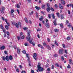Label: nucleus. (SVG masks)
Instances as JSON below:
<instances>
[{
	"mask_svg": "<svg viewBox=\"0 0 73 73\" xmlns=\"http://www.w3.org/2000/svg\"><path fill=\"white\" fill-rule=\"evenodd\" d=\"M52 15V18L53 19H55V16H54V14L53 13H52L51 14V15L50 14H49L48 15V17L49 19H51V17H52L51 15Z\"/></svg>",
	"mask_w": 73,
	"mask_h": 73,
	"instance_id": "obj_1",
	"label": "nucleus"
},
{
	"mask_svg": "<svg viewBox=\"0 0 73 73\" xmlns=\"http://www.w3.org/2000/svg\"><path fill=\"white\" fill-rule=\"evenodd\" d=\"M5 21L7 24L8 25V26L7 25H5V28H6L7 30H8V29H9V27H8V26H10V25H9V23L7 21V19H5Z\"/></svg>",
	"mask_w": 73,
	"mask_h": 73,
	"instance_id": "obj_2",
	"label": "nucleus"
},
{
	"mask_svg": "<svg viewBox=\"0 0 73 73\" xmlns=\"http://www.w3.org/2000/svg\"><path fill=\"white\" fill-rule=\"evenodd\" d=\"M31 34V33L29 32L28 33L27 35L29 36H27L26 37V39L28 41H29L31 39V35H30Z\"/></svg>",
	"mask_w": 73,
	"mask_h": 73,
	"instance_id": "obj_3",
	"label": "nucleus"
},
{
	"mask_svg": "<svg viewBox=\"0 0 73 73\" xmlns=\"http://www.w3.org/2000/svg\"><path fill=\"white\" fill-rule=\"evenodd\" d=\"M15 26L16 28H19V27H21V23L20 22H18L17 23H16L15 24Z\"/></svg>",
	"mask_w": 73,
	"mask_h": 73,
	"instance_id": "obj_4",
	"label": "nucleus"
},
{
	"mask_svg": "<svg viewBox=\"0 0 73 73\" xmlns=\"http://www.w3.org/2000/svg\"><path fill=\"white\" fill-rule=\"evenodd\" d=\"M37 67L39 72H42L44 70V68L40 67V65H38Z\"/></svg>",
	"mask_w": 73,
	"mask_h": 73,
	"instance_id": "obj_5",
	"label": "nucleus"
},
{
	"mask_svg": "<svg viewBox=\"0 0 73 73\" xmlns=\"http://www.w3.org/2000/svg\"><path fill=\"white\" fill-rule=\"evenodd\" d=\"M58 53L59 54H64V50L62 49H60L58 50Z\"/></svg>",
	"mask_w": 73,
	"mask_h": 73,
	"instance_id": "obj_6",
	"label": "nucleus"
},
{
	"mask_svg": "<svg viewBox=\"0 0 73 73\" xmlns=\"http://www.w3.org/2000/svg\"><path fill=\"white\" fill-rule=\"evenodd\" d=\"M5 9V8L4 7H2L1 8L0 11L1 13H2L3 14V13H4V11Z\"/></svg>",
	"mask_w": 73,
	"mask_h": 73,
	"instance_id": "obj_7",
	"label": "nucleus"
},
{
	"mask_svg": "<svg viewBox=\"0 0 73 73\" xmlns=\"http://www.w3.org/2000/svg\"><path fill=\"white\" fill-rule=\"evenodd\" d=\"M9 56H7L6 57L5 56H3V60H4V61H5V60H7V61H9V59H8Z\"/></svg>",
	"mask_w": 73,
	"mask_h": 73,
	"instance_id": "obj_8",
	"label": "nucleus"
},
{
	"mask_svg": "<svg viewBox=\"0 0 73 73\" xmlns=\"http://www.w3.org/2000/svg\"><path fill=\"white\" fill-rule=\"evenodd\" d=\"M33 55L34 59H35V60L37 61V54L36 53H34Z\"/></svg>",
	"mask_w": 73,
	"mask_h": 73,
	"instance_id": "obj_9",
	"label": "nucleus"
},
{
	"mask_svg": "<svg viewBox=\"0 0 73 73\" xmlns=\"http://www.w3.org/2000/svg\"><path fill=\"white\" fill-rule=\"evenodd\" d=\"M45 26H46V28H49L50 27V25H49V23H46L45 24Z\"/></svg>",
	"mask_w": 73,
	"mask_h": 73,
	"instance_id": "obj_10",
	"label": "nucleus"
},
{
	"mask_svg": "<svg viewBox=\"0 0 73 73\" xmlns=\"http://www.w3.org/2000/svg\"><path fill=\"white\" fill-rule=\"evenodd\" d=\"M17 54H20L21 49H20L19 48H17Z\"/></svg>",
	"mask_w": 73,
	"mask_h": 73,
	"instance_id": "obj_11",
	"label": "nucleus"
},
{
	"mask_svg": "<svg viewBox=\"0 0 73 73\" xmlns=\"http://www.w3.org/2000/svg\"><path fill=\"white\" fill-rule=\"evenodd\" d=\"M9 61V60H10L11 61H12L13 60V56L11 55H10L8 58Z\"/></svg>",
	"mask_w": 73,
	"mask_h": 73,
	"instance_id": "obj_12",
	"label": "nucleus"
},
{
	"mask_svg": "<svg viewBox=\"0 0 73 73\" xmlns=\"http://www.w3.org/2000/svg\"><path fill=\"white\" fill-rule=\"evenodd\" d=\"M59 7L60 9H64V7L61 5V4L59 3Z\"/></svg>",
	"mask_w": 73,
	"mask_h": 73,
	"instance_id": "obj_13",
	"label": "nucleus"
},
{
	"mask_svg": "<svg viewBox=\"0 0 73 73\" xmlns=\"http://www.w3.org/2000/svg\"><path fill=\"white\" fill-rule=\"evenodd\" d=\"M61 3L63 5H65V1L64 0H61Z\"/></svg>",
	"mask_w": 73,
	"mask_h": 73,
	"instance_id": "obj_14",
	"label": "nucleus"
},
{
	"mask_svg": "<svg viewBox=\"0 0 73 73\" xmlns=\"http://www.w3.org/2000/svg\"><path fill=\"white\" fill-rule=\"evenodd\" d=\"M46 11L48 12H49V11H50V7H47L46 9Z\"/></svg>",
	"mask_w": 73,
	"mask_h": 73,
	"instance_id": "obj_15",
	"label": "nucleus"
},
{
	"mask_svg": "<svg viewBox=\"0 0 73 73\" xmlns=\"http://www.w3.org/2000/svg\"><path fill=\"white\" fill-rule=\"evenodd\" d=\"M0 49L1 50H4L5 49V46H3L0 47Z\"/></svg>",
	"mask_w": 73,
	"mask_h": 73,
	"instance_id": "obj_16",
	"label": "nucleus"
},
{
	"mask_svg": "<svg viewBox=\"0 0 73 73\" xmlns=\"http://www.w3.org/2000/svg\"><path fill=\"white\" fill-rule=\"evenodd\" d=\"M41 7L42 9H45V5H42Z\"/></svg>",
	"mask_w": 73,
	"mask_h": 73,
	"instance_id": "obj_17",
	"label": "nucleus"
},
{
	"mask_svg": "<svg viewBox=\"0 0 73 73\" xmlns=\"http://www.w3.org/2000/svg\"><path fill=\"white\" fill-rule=\"evenodd\" d=\"M47 48H48V49L49 50H51V47H50V46L48 45L47 46Z\"/></svg>",
	"mask_w": 73,
	"mask_h": 73,
	"instance_id": "obj_18",
	"label": "nucleus"
},
{
	"mask_svg": "<svg viewBox=\"0 0 73 73\" xmlns=\"http://www.w3.org/2000/svg\"><path fill=\"white\" fill-rule=\"evenodd\" d=\"M24 20L26 23H28V20L27 19V17H25L24 19Z\"/></svg>",
	"mask_w": 73,
	"mask_h": 73,
	"instance_id": "obj_19",
	"label": "nucleus"
},
{
	"mask_svg": "<svg viewBox=\"0 0 73 73\" xmlns=\"http://www.w3.org/2000/svg\"><path fill=\"white\" fill-rule=\"evenodd\" d=\"M35 8L37 9V10H39L40 9V7H38L37 6H36L35 7Z\"/></svg>",
	"mask_w": 73,
	"mask_h": 73,
	"instance_id": "obj_20",
	"label": "nucleus"
},
{
	"mask_svg": "<svg viewBox=\"0 0 73 73\" xmlns=\"http://www.w3.org/2000/svg\"><path fill=\"white\" fill-rule=\"evenodd\" d=\"M54 31L55 32H59V30L57 29H54Z\"/></svg>",
	"mask_w": 73,
	"mask_h": 73,
	"instance_id": "obj_21",
	"label": "nucleus"
},
{
	"mask_svg": "<svg viewBox=\"0 0 73 73\" xmlns=\"http://www.w3.org/2000/svg\"><path fill=\"white\" fill-rule=\"evenodd\" d=\"M54 25L56 26L57 25V24L56 23V21H53Z\"/></svg>",
	"mask_w": 73,
	"mask_h": 73,
	"instance_id": "obj_22",
	"label": "nucleus"
},
{
	"mask_svg": "<svg viewBox=\"0 0 73 73\" xmlns=\"http://www.w3.org/2000/svg\"><path fill=\"white\" fill-rule=\"evenodd\" d=\"M15 7L18 8H20V5L19 4H17V6H15Z\"/></svg>",
	"mask_w": 73,
	"mask_h": 73,
	"instance_id": "obj_23",
	"label": "nucleus"
},
{
	"mask_svg": "<svg viewBox=\"0 0 73 73\" xmlns=\"http://www.w3.org/2000/svg\"><path fill=\"white\" fill-rule=\"evenodd\" d=\"M67 26L69 27V28H71L72 27V25H71V24L69 23V25H67Z\"/></svg>",
	"mask_w": 73,
	"mask_h": 73,
	"instance_id": "obj_24",
	"label": "nucleus"
},
{
	"mask_svg": "<svg viewBox=\"0 0 73 73\" xmlns=\"http://www.w3.org/2000/svg\"><path fill=\"white\" fill-rule=\"evenodd\" d=\"M55 66L56 67H60V66H59V65H58V63H56V64H55Z\"/></svg>",
	"mask_w": 73,
	"mask_h": 73,
	"instance_id": "obj_25",
	"label": "nucleus"
},
{
	"mask_svg": "<svg viewBox=\"0 0 73 73\" xmlns=\"http://www.w3.org/2000/svg\"><path fill=\"white\" fill-rule=\"evenodd\" d=\"M69 64H72V59H70L69 60Z\"/></svg>",
	"mask_w": 73,
	"mask_h": 73,
	"instance_id": "obj_26",
	"label": "nucleus"
},
{
	"mask_svg": "<svg viewBox=\"0 0 73 73\" xmlns=\"http://www.w3.org/2000/svg\"><path fill=\"white\" fill-rule=\"evenodd\" d=\"M44 19V18H43V17H42L40 18L39 19V20L40 21H41L42 20Z\"/></svg>",
	"mask_w": 73,
	"mask_h": 73,
	"instance_id": "obj_27",
	"label": "nucleus"
},
{
	"mask_svg": "<svg viewBox=\"0 0 73 73\" xmlns=\"http://www.w3.org/2000/svg\"><path fill=\"white\" fill-rule=\"evenodd\" d=\"M66 40H70V37L69 36L67 37Z\"/></svg>",
	"mask_w": 73,
	"mask_h": 73,
	"instance_id": "obj_28",
	"label": "nucleus"
},
{
	"mask_svg": "<svg viewBox=\"0 0 73 73\" xmlns=\"http://www.w3.org/2000/svg\"><path fill=\"white\" fill-rule=\"evenodd\" d=\"M11 47H13V48H14L15 49H16V48H17L16 46L15 45L13 47V45H11Z\"/></svg>",
	"mask_w": 73,
	"mask_h": 73,
	"instance_id": "obj_29",
	"label": "nucleus"
},
{
	"mask_svg": "<svg viewBox=\"0 0 73 73\" xmlns=\"http://www.w3.org/2000/svg\"><path fill=\"white\" fill-rule=\"evenodd\" d=\"M55 42V44L57 46H58V43L57 42V41L56 40H55L54 41Z\"/></svg>",
	"mask_w": 73,
	"mask_h": 73,
	"instance_id": "obj_30",
	"label": "nucleus"
},
{
	"mask_svg": "<svg viewBox=\"0 0 73 73\" xmlns=\"http://www.w3.org/2000/svg\"><path fill=\"white\" fill-rule=\"evenodd\" d=\"M54 7L56 9L58 8V6H57V4H55L54 5Z\"/></svg>",
	"mask_w": 73,
	"mask_h": 73,
	"instance_id": "obj_31",
	"label": "nucleus"
},
{
	"mask_svg": "<svg viewBox=\"0 0 73 73\" xmlns=\"http://www.w3.org/2000/svg\"><path fill=\"white\" fill-rule=\"evenodd\" d=\"M50 10L52 12H54V9L52 7L50 9Z\"/></svg>",
	"mask_w": 73,
	"mask_h": 73,
	"instance_id": "obj_32",
	"label": "nucleus"
},
{
	"mask_svg": "<svg viewBox=\"0 0 73 73\" xmlns=\"http://www.w3.org/2000/svg\"><path fill=\"white\" fill-rule=\"evenodd\" d=\"M24 45L25 46H27V45H28V46H29V44H28V43H26L24 44Z\"/></svg>",
	"mask_w": 73,
	"mask_h": 73,
	"instance_id": "obj_33",
	"label": "nucleus"
},
{
	"mask_svg": "<svg viewBox=\"0 0 73 73\" xmlns=\"http://www.w3.org/2000/svg\"><path fill=\"white\" fill-rule=\"evenodd\" d=\"M63 15H61V19H64V17Z\"/></svg>",
	"mask_w": 73,
	"mask_h": 73,
	"instance_id": "obj_34",
	"label": "nucleus"
},
{
	"mask_svg": "<svg viewBox=\"0 0 73 73\" xmlns=\"http://www.w3.org/2000/svg\"><path fill=\"white\" fill-rule=\"evenodd\" d=\"M15 12V10L13 9H12L11 10V13H13Z\"/></svg>",
	"mask_w": 73,
	"mask_h": 73,
	"instance_id": "obj_35",
	"label": "nucleus"
},
{
	"mask_svg": "<svg viewBox=\"0 0 73 73\" xmlns=\"http://www.w3.org/2000/svg\"><path fill=\"white\" fill-rule=\"evenodd\" d=\"M47 7H50V4H49V3H48L47 4Z\"/></svg>",
	"mask_w": 73,
	"mask_h": 73,
	"instance_id": "obj_36",
	"label": "nucleus"
},
{
	"mask_svg": "<svg viewBox=\"0 0 73 73\" xmlns=\"http://www.w3.org/2000/svg\"><path fill=\"white\" fill-rule=\"evenodd\" d=\"M71 67H70V66L69 64H68V66H67V68L68 69H70Z\"/></svg>",
	"mask_w": 73,
	"mask_h": 73,
	"instance_id": "obj_37",
	"label": "nucleus"
},
{
	"mask_svg": "<svg viewBox=\"0 0 73 73\" xmlns=\"http://www.w3.org/2000/svg\"><path fill=\"white\" fill-rule=\"evenodd\" d=\"M29 14L30 16V15H31V14H33V11H32L31 12V13H29Z\"/></svg>",
	"mask_w": 73,
	"mask_h": 73,
	"instance_id": "obj_38",
	"label": "nucleus"
},
{
	"mask_svg": "<svg viewBox=\"0 0 73 73\" xmlns=\"http://www.w3.org/2000/svg\"><path fill=\"white\" fill-rule=\"evenodd\" d=\"M60 25L61 28H63V25H62V23L60 24Z\"/></svg>",
	"mask_w": 73,
	"mask_h": 73,
	"instance_id": "obj_39",
	"label": "nucleus"
},
{
	"mask_svg": "<svg viewBox=\"0 0 73 73\" xmlns=\"http://www.w3.org/2000/svg\"><path fill=\"white\" fill-rule=\"evenodd\" d=\"M68 24H69V21L68 20L66 21V25H68Z\"/></svg>",
	"mask_w": 73,
	"mask_h": 73,
	"instance_id": "obj_40",
	"label": "nucleus"
},
{
	"mask_svg": "<svg viewBox=\"0 0 73 73\" xmlns=\"http://www.w3.org/2000/svg\"><path fill=\"white\" fill-rule=\"evenodd\" d=\"M23 29L24 31H26V30H27V29H28V28L26 27H25L23 28Z\"/></svg>",
	"mask_w": 73,
	"mask_h": 73,
	"instance_id": "obj_41",
	"label": "nucleus"
},
{
	"mask_svg": "<svg viewBox=\"0 0 73 73\" xmlns=\"http://www.w3.org/2000/svg\"><path fill=\"white\" fill-rule=\"evenodd\" d=\"M62 46L63 48H66V46H65V44H62Z\"/></svg>",
	"mask_w": 73,
	"mask_h": 73,
	"instance_id": "obj_42",
	"label": "nucleus"
},
{
	"mask_svg": "<svg viewBox=\"0 0 73 73\" xmlns=\"http://www.w3.org/2000/svg\"><path fill=\"white\" fill-rule=\"evenodd\" d=\"M54 57H58L57 54H55L54 55Z\"/></svg>",
	"mask_w": 73,
	"mask_h": 73,
	"instance_id": "obj_43",
	"label": "nucleus"
},
{
	"mask_svg": "<svg viewBox=\"0 0 73 73\" xmlns=\"http://www.w3.org/2000/svg\"><path fill=\"white\" fill-rule=\"evenodd\" d=\"M70 7H72V9H73V4H70Z\"/></svg>",
	"mask_w": 73,
	"mask_h": 73,
	"instance_id": "obj_44",
	"label": "nucleus"
},
{
	"mask_svg": "<svg viewBox=\"0 0 73 73\" xmlns=\"http://www.w3.org/2000/svg\"><path fill=\"white\" fill-rule=\"evenodd\" d=\"M36 17L38 19V13L37 12H36Z\"/></svg>",
	"mask_w": 73,
	"mask_h": 73,
	"instance_id": "obj_45",
	"label": "nucleus"
},
{
	"mask_svg": "<svg viewBox=\"0 0 73 73\" xmlns=\"http://www.w3.org/2000/svg\"><path fill=\"white\" fill-rule=\"evenodd\" d=\"M64 52H65V53H66V54H68V51H67V50H64Z\"/></svg>",
	"mask_w": 73,
	"mask_h": 73,
	"instance_id": "obj_46",
	"label": "nucleus"
},
{
	"mask_svg": "<svg viewBox=\"0 0 73 73\" xmlns=\"http://www.w3.org/2000/svg\"><path fill=\"white\" fill-rule=\"evenodd\" d=\"M33 42H32V40H30L29 41V43L30 44H32L33 43Z\"/></svg>",
	"mask_w": 73,
	"mask_h": 73,
	"instance_id": "obj_47",
	"label": "nucleus"
},
{
	"mask_svg": "<svg viewBox=\"0 0 73 73\" xmlns=\"http://www.w3.org/2000/svg\"><path fill=\"white\" fill-rule=\"evenodd\" d=\"M43 46H46V44L45 42H44L43 43Z\"/></svg>",
	"mask_w": 73,
	"mask_h": 73,
	"instance_id": "obj_48",
	"label": "nucleus"
},
{
	"mask_svg": "<svg viewBox=\"0 0 73 73\" xmlns=\"http://www.w3.org/2000/svg\"><path fill=\"white\" fill-rule=\"evenodd\" d=\"M56 14L57 15L58 17H60V15H59V13H56Z\"/></svg>",
	"mask_w": 73,
	"mask_h": 73,
	"instance_id": "obj_49",
	"label": "nucleus"
},
{
	"mask_svg": "<svg viewBox=\"0 0 73 73\" xmlns=\"http://www.w3.org/2000/svg\"><path fill=\"white\" fill-rule=\"evenodd\" d=\"M22 52L23 53H24V54H25L26 53V51H25V50H23Z\"/></svg>",
	"mask_w": 73,
	"mask_h": 73,
	"instance_id": "obj_50",
	"label": "nucleus"
},
{
	"mask_svg": "<svg viewBox=\"0 0 73 73\" xmlns=\"http://www.w3.org/2000/svg\"><path fill=\"white\" fill-rule=\"evenodd\" d=\"M21 73H26L25 71L22 70L21 72Z\"/></svg>",
	"mask_w": 73,
	"mask_h": 73,
	"instance_id": "obj_51",
	"label": "nucleus"
},
{
	"mask_svg": "<svg viewBox=\"0 0 73 73\" xmlns=\"http://www.w3.org/2000/svg\"><path fill=\"white\" fill-rule=\"evenodd\" d=\"M54 65H52V67L51 68L52 69H54Z\"/></svg>",
	"mask_w": 73,
	"mask_h": 73,
	"instance_id": "obj_52",
	"label": "nucleus"
},
{
	"mask_svg": "<svg viewBox=\"0 0 73 73\" xmlns=\"http://www.w3.org/2000/svg\"><path fill=\"white\" fill-rule=\"evenodd\" d=\"M0 26L1 29H3V26L2 25H1Z\"/></svg>",
	"mask_w": 73,
	"mask_h": 73,
	"instance_id": "obj_53",
	"label": "nucleus"
},
{
	"mask_svg": "<svg viewBox=\"0 0 73 73\" xmlns=\"http://www.w3.org/2000/svg\"><path fill=\"white\" fill-rule=\"evenodd\" d=\"M47 40L48 41V42H50V39L49 38H47Z\"/></svg>",
	"mask_w": 73,
	"mask_h": 73,
	"instance_id": "obj_54",
	"label": "nucleus"
},
{
	"mask_svg": "<svg viewBox=\"0 0 73 73\" xmlns=\"http://www.w3.org/2000/svg\"><path fill=\"white\" fill-rule=\"evenodd\" d=\"M41 13L43 15H45V14H44V12L41 11Z\"/></svg>",
	"mask_w": 73,
	"mask_h": 73,
	"instance_id": "obj_55",
	"label": "nucleus"
},
{
	"mask_svg": "<svg viewBox=\"0 0 73 73\" xmlns=\"http://www.w3.org/2000/svg\"><path fill=\"white\" fill-rule=\"evenodd\" d=\"M61 58H62V61H64V58L63 57V56H61Z\"/></svg>",
	"mask_w": 73,
	"mask_h": 73,
	"instance_id": "obj_56",
	"label": "nucleus"
},
{
	"mask_svg": "<svg viewBox=\"0 0 73 73\" xmlns=\"http://www.w3.org/2000/svg\"><path fill=\"white\" fill-rule=\"evenodd\" d=\"M20 36H23V32H21L20 33Z\"/></svg>",
	"mask_w": 73,
	"mask_h": 73,
	"instance_id": "obj_57",
	"label": "nucleus"
},
{
	"mask_svg": "<svg viewBox=\"0 0 73 73\" xmlns=\"http://www.w3.org/2000/svg\"><path fill=\"white\" fill-rule=\"evenodd\" d=\"M17 38L19 40H20V37L18 36Z\"/></svg>",
	"mask_w": 73,
	"mask_h": 73,
	"instance_id": "obj_58",
	"label": "nucleus"
},
{
	"mask_svg": "<svg viewBox=\"0 0 73 73\" xmlns=\"http://www.w3.org/2000/svg\"><path fill=\"white\" fill-rule=\"evenodd\" d=\"M7 34L8 35V36H9V33L8 31H7Z\"/></svg>",
	"mask_w": 73,
	"mask_h": 73,
	"instance_id": "obj_59",
	"label": "nucleus"
},
{
	"mask_svg": "<svg viewBox=\"0 0 73 73\" xmlns=\"http://www.w3.org/2000/svg\"><path fill=\"white\" fill-rule=\"evenodd\" d=\"M68 13L69 14V15H70V11L69 10H68Z\"/></svg>",
	"mask_w": 73,
	"mask_h": 73,
	"instance_id": "obj_60",
	"label": "nucleus"
},
{
	"mask_svg": "<svg viewBox=\"0 0 73 73\" xmlns=\"http://www.w3.org/2000/svg\"><path fill=\"white\" fill-rule=\"evenodd\" d=\"M25 37L23 35L22 36L21 38H22V39H24Z\"/></svg>",
	"mask_w": 73,
	"mask_h": 73,
	"instance_id": "obj_61",
	"label": "nucleus"
},
{
	"mask_svg": "<svg viewBox=\"0 0 73 73\" xmlns=\"http://www.w3.org/2000/svg\"><path fill=\"white\" fill-rule=\"evenodd\" d=\"M31 72L32 73H35V72L34 71V70H31Z\"/></svg>",
	"mask_w": 73,
	"mask_h": 73,
	"instance_id": "obj_62",
	"label": "nucleus"
},
{
	"mask_svg": "<svg viewBox=\"0 0 73 73\" xmlns=\"http://www.w3.org/2000/svg\"><path fill=\"white\" fill-rule=\"evenodd\" d=\"M16 72H19L20 71H19V69H17L16 70Z\"/></svg>",
	"mask_w": 73,
	"mask_h": 73,
	"instance_id": "obj_63",
	"label": "nucleus"
},
{
	"mask_svg": "<svg viewBox=\"0 0 73 73\" xmlns=\"http://www.w3.org/2000/svg\"><path fill=\"white\" fill-rule=\"evenodd\" d=\"M29 23H30V24H32V21H31L29 20Z\"/></svg>",
	"mask_w": 73,
	"mask_h": 73,
	"instance_id": "obj_64",
	"label": "nucleus"
}]
</instances>
